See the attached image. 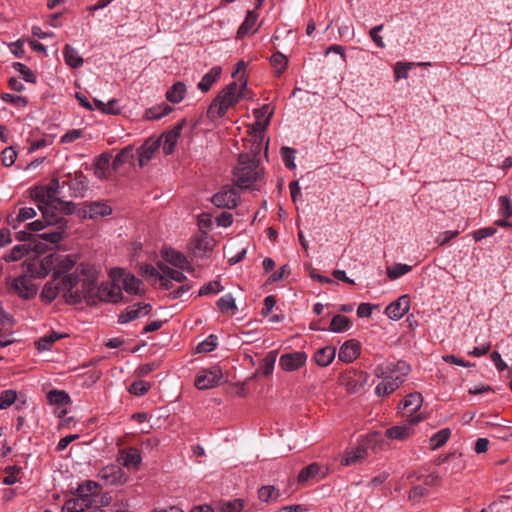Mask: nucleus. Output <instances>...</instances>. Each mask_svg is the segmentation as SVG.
Listing matches in <instances>:
<instances>
[{"instance_id": "1", "label": "nucleus", "mask_w": 512, "mask_h": 512, "mask_svg": "<svg viewBox=\"0 0 512 512\" xmlns=\"http://www.w3.org/2000/svg\"><path fill=\"white\" fill-rule=\"evenodd\" d=\"M409 372L410 366L405 361L378 365L374 369V375L377 378H382V381L376 386L375 394L379 397L391 394L402 385Z\"/></svg>"}, {"instance_id": "2", "label": "nucleus", "mask_w": 512, "mask_h": 512, "mask_svg": "<svg viewBox=\"0 0 512 512\" xmlns=\"http://www.w3.org/2000/svg\"><path fill=\"white\" fill-rule=\"evenodd\" d=\"M79 284L78 276L68 274L60 277L59 272H54L51 281H48L41 292L42 300L51 303L62 293L68 304L79 303L80 294L74 291V287Z\"/></svg>"}, {"instance_id": "3", "label": "nucleus", "mask_w": 512, "mask_h": 512, "mask_svg": "<svg viewBox=\"0 0 512 512\" xmlns=\"http://www.w3.org/2000/svg\"><path fill=\"white\" fill-rule=\"evenodd\" d=\"M262 174L263 170L259 167V160L252 159L249 153L239 155L238 166L234 170L235 182L238 188H252Z\"/></svg>"}, {"instance_id": "4", "label": "nucleus", "mask_w": 512, "mask_h": 512, "mask_svg": "<svg viewBox=\"0 0 512 512\" xmlns=\"http://www.w3.org/2000/svg\"><path fill=\"white\" fill-rule=\"evenodd\" d=\"M101 487L95 481H85L78 485L75 497L67 500L63 506V512H75L93 507V500L97 497Z\"/></svg>"}, {"instance_id": "5", "label": "nucleus", "mask_w": 512, "mask_h": 512, "mask_svg": "<svg viewBox=\"0 0 512 512\" xmlns=\"http://www.w3.org/2000/svg\"><path fill=\"white\" fill-rule=\"evenodd\" d=\"M6 286L9 293H14L23 300L34 298L38 291L37 286L32 283V277L27 272L15 278L8 277Z\"/></svg>"}, {"instance_id": "6", "label": "nucleus", "mask_w": 512, "mask_h": 512, "mask_svg": "<svg viewBox=\"0 0 512 512\" xmlns=\"http://www.w3.org/2000/svg\"><path fill=\"white\" fill-rule=\"evenodd\" d=\"M75 275L78 276L79 282L81 281V289L77 286L74 287V291L80 294L79 303L84 298H90L96 289V277L94 275V269L89 264L81 263L75 270Z\"/></svg>"}, {"instance_id": "7", "label": "nucleus", "mask_w": 512, "mask_h": 512, "mask_svg": "<svg viewBox=\"0 0 512 512\" xmlns=\"http://www.w3.org/2000/svg\"><path fill=\"white\" fill-rule=\"evenodd\" d=\"M239 98V94L222 90L210 104L207 111L208 117L211 119L223 117L227 110L238 102Z\"/></svg>"}, {"instance_id": "8", "label": "nucleus", "mask_w": 512, "mask_h": 512, "mask_svg": "<svg viewBox=\"0 0 512 512\" xmlns=\"http://www.w3.org/2000/svg\"><path fill=\"white\" fill-rule=\"evenodd\" d=\"M32 198L38 203V209L42 212V216L46 219L47 223H51L49 213L53 210H60V206L52 198L49 190L46 187H36L32 191Z\"/></svg>"}, {"instance_id": "9", "label": "nucleus", "mask_w": 512, "mask_h": 512, "mask_svg": "<svg viewBox=\"0 0 512 512\" xmlns=\"http://www.w3.org/2000/svg\"><path fill=\"white\" fill-rule=\"evenodd\" d=\"M111 278L122 284V288L129 294L141 295L142 281L136 278L133 274L125 272L121 268H114L111 270Z\"/></svg>"}, {"instance_id": "10", "label": "nucleus", "mask_w": 512, "mask_h": 512, "mask_svg": "<svg viewBox=\"0 0 512 512\" xmlns=\"http://www.w3.org/2000/svg\"><path fill=\"white\" fill-rule=\"evenodd\" d=\"M240 200V195L236 188L225 186L219 192L212 196L211 202L218 208L233 209Z\"/></svg>"}, {"instance_id": "11", "label": "nucleus", "mask_w": 512, "mask_h": 512, "mask_svg": "<svg viewBox=\"0 0 512 512\" xmlns=\"http://www.w3.org/2000/svg\"><path fill=\"white\" fill-rule=\"evenodd\" d=\"M96 296L100 301L119 303L123 300V293L117 281L102 283L96 290Z\"/></svg>"}, {"instance_id": "12", "label": "nucleus", "mask_w": 512, "mask_h": 512, "mask_svg": "<svg viewBox=\"0 0 512 512\" xmlns=\"http://www.w3.org/2000/svg\"><path fill=\"white\" fill-rule=\"evenodd\" d=\"M423 403V397L421 393L414 392L408 394L405 399L400 403V408L403 410H408L410 412L408 422L409 424H417L423 417L420 414H416V412L421 408Z\"/></svg>"}, {"instance_id": "13", "label": "nucleus", "mask_w": 512, "mask_h": 512, "mask_svg": "<svg viewBox=\"0 0 512 512\" xmlns=\"http://www.w3.org/2000/svg\"><path fill=\"white\" fill-rule=\"evenodd\" d=\"M307 361V354L304 351H294L281 355L280 367L286 372H293L300 369Z\"/></svg>"}, {"instance_id": "14", "label": "nucleus", "mask_w": 512, "mask_h": 512, "mask_svg": "<svg viewBox=\"0 0 512 512\" xmlns=\"http://www.w3.org/2000/svg\"><path fill=\"white\" fill-rule=\"evenodd\" d=\"M222 377L220 369L214 368L212 370H203L195 379V386L199 390L211 389L218 385Z\"/></svg>"}, {"instance_id": "15", "label": "nucleus", "mask_w": 512, "mask_h": 512, "mask_svg": "<svg viewBox=\"0 0 512 512\" xmlns=\"http://www.w3.org/2000/svg\"><path fill=\"white\" fill-rule=\"evenodd\" d=\"M152 307L147 303H136L132 306L127 307L118 317L120 324H127L133 320H136L142 316H146Z\"/></svg>"}, {"instance_id": "16", "label": "nucleus", "mask_w": 512, "mask_h": 512, "mask_svg": "<svg viewBox=\"0 0 512 512\" xmlns=\"http://www.w3.org/2000/svg\"><path fill=\"white\" fill-rule=\"evenodd\" d=\"M409 309L410 298L408 295L404 294L386 307L385 314L392 320H399L409 311Z\"/></svg>"}, {"instance_id": "17", "label": "nucleus", "mask_w": 512, "mask_h": 512, "mask_svg": "<svg viewBox=\"0 0 512 512\" xmlns=\"http://www.w3.org/2000/svg\"><path fill=\"white\" fill-rule=\"evenodd\" d=\"M52 226H54V229L39 234V238L51 244L57 245L64 238V233L67 228V221L64 217L59 216L55 218Z\"/></svg>"}, {"instance_id": "18", "label": "nucleus", "mask_w": 512, "mask_h": 512, "mask_svg": "<svg viewBox=\"0 0 512 512\" xmlns=\"http://www.w3.org/2000/svg\"><path fill=\"white\" fill-rule=\"evenodd\" d=\"M117 461L124 467L138 469L142 457L140 451L135 447H128L119 451Z\"/></svg>"}, {"instance_id": "19", "label": "nucleus", "mask_w": 512, "mask_h": 512, "mask_svg": "<svg viewBox=\"0 0 512 512\" xmlns=\"http://www.w3.org/2000/svg\"><path fill=\"white\" fill-rule=\"evenodd\" d=\"M161 139H147L138 149L139 165L145 166L153 157L154 153L159 149Z\"/></svg>"}, {"instance_id": "20", "label": "nucleus", "mask_w": 512, "mask_h": 512, "mask_svg": "<svg viewBox=\"0 0 512 512\" xmlns=\"http://www.w3.org/2000/svg\"><path fill=\"white\" fill-rule=\"evenodd\" d=\"M360 354V344L351 339L342 344L338 352V359L345 363L353 362Z\"/></svg>"}, {"instance_id": "21", "label": "nucleus", "mask_w": 512, "mask_h": 512, "mask_svg": "<svg viewBox=\"0 0 512 512\" xmlns=\"http://www.w3.org/2000/svg\"><path fill=\"white\" fill-rule=\"evenodd\" d=\"M46 189L49 190L50 195L56 201V203L60 206V211L64 214H71L74 210V204L72 202H65L58 198L60 182L58 179H53L51 183L46 186Z\"/></svg>"}, {"instance_id": "22", "label": "nucleus", "mask_w": 512, "mask_h": 512, "mask_svg": "<svg viewBox=\"0 0 512 512\" xmlns=\"http://www.w3.org/2000/svg\"><path fill=\"white\" fill-rule=\"evenodd\" d=\"M36 215V210L33 207H23L20 208L15 215L14 213L9 214L7 217V222L11 227L17 229L19 224L34 218Z\"/></svg>"}, {"instance_id": "23", "label": "nucleus", "mask_w": 512, "mask_h": 512, "mask_svg": "<svg viewBox=\"0 0 512 512\" xmlns=\"http://www.w3.org/2000/svg\"><path fill=\"white\" fill-rule=\"evenodd\" d=\"M111 154L108 152H103L99 156H97L94 160V174L99 179H107L108 178V169L110 166Z\"/></svg>"}, {"instance_id": "24", "label": "nucleus", "mask_w": 512, "mask_h": 512, "mask_svg": "<svg viewBox=\"0 0 512 512\" xmlns=\"http://www.w3.org/2000/svg\"><path fill=\"white\" fill-rule=\"evenodd\" d=\"M183 128V123L178 124L175 126L171 131L163 134L162 138L164 139L163 142V151L166 155H169L173 152L178 139L181 135V131Z\"/></svg>"}, {"instance_id": "25", "label": "nucleus", "mask_w": 512, "mask_h": 512, "mask_svg": "<svg viewBox=\"0 0 512 512\" xmlns=\"http://www.w3.org/2000/svg\"><path fill=\"white\" fill-rule=\"evenodd\" d=\"M212 249V240L207 236H201L195 239L192 251L196 257L205 258L211 253Z\"/></svg>"}, {"instance_id": "26", "label": "nucleus", "mask_w": 512, "mask_h": 512, "mask_svg": "<svg viewBox=\"0 0 512 512\" xmlns=\"http://www.w3.org/2000/svg\"><path fill=\"white\" fill-rule=\"evenodd\" d=\"M112 209L110 206L100 202H93L86 206L84 210L85 217L95 219L97 217H104L110 215Z\"/></svg>"}, {"instance_id": "27", "label": "nucleus", "mask_w": 512, "mask_h": 512, "mask_svg": "<svg viewBox=\"0 0 512 512\" xmlns=\"http://www.w3.org/2000/svg\"><path fill=\"white\" fill-rule=\"evenodd\" d=\"M164 258L168 263H170L171 265L178 267L182 270H188V271L193 270L189 266V263H188L186 257L182 253H180L174 249L167 250L165 252Z\"/></svg>"}, {"instance_id": "28", "label": "nucleus", "mask_w": 512, "mask_h": 512, "mask_svg": "<svg viewBox=\"0 0 512 512\" xmlns=\"http://www.w3.org/2000/svg\"><path fill=\"white\" fill-rule=\"evenodd\" d=\"M336 348L333 346H326L318 349L314 354V360L317 365L321 367L328 366L335 358Z\"/></svg>"}, {"instance_id": "29", "label": "nucleus", "mask_w": 512, "mask_h": 512, "mask_svg": "<svg viewBox=\"0 0 512 512\" xmlns=\"http://www.w3.org/2000/svg\"><path fill=\"white\" fill-rule=\"evenodd\" d=\"M221 72H222L221 67H219V66L213 67L208 73H206L202 77V79L198 83V88L202 92H208L211 89L212 85L220 77Z\"/></svg>"}, {"instance_id": "30", "label": "nucleus", "mask_w": 512, "mask_h": 512, "mask_svg": "<svg viewBox=\"0 0 512 512\" xmlns=\"http://www.w3.org/2000/svg\"><path fill=\"white\" fill-rule=\"evenodd\" d=\"M411 425L412 424L408 423L404 425L393 426L387 429L385 434L389 439L404 440L413 433Z\"/></svg>"}, {"instance_id": "31", "label": "nucleus", "mask_w": 512, "mask_h": 512, "mask_svg": "<svg viewBox=\"0 0 512 512\" xmlns=\"http://www.w3.org/2000/svg\"><path fill=\"white\" fill-rule=\"evenodd\" d=\"M133 146L128 145L123 148L114 158L112 162L113 170L117 171L120 169L125 163H128L134 159Z\"/></svg>"}, {"instance_id": "32", "label": "nucleus", "mask_w": 512, "mask_h": 512, "mask_svg": "<svg viewBox=\"0 0 512 512\" xmlns=\"http://www.w3.org/2000/svg\"><path fill=\"white\" fill-rule=\"evenodd\" d=\"M64 59L67 65L72 68H79L83 65V58L78 54L77 50L67 44L63 50Z\"/></svg>"}, {"instance_id": "33", "label": "nucleus", "mask_w": 512, "mask_h": 512, "mask_svg": "<svg viewBox=\"0 0 512 512\" xmlns=\"http://www.w3.org/2000/svg\"><path fill=\"white\" fill-rule=\"evenodd\" d=\"M186 94V86L183 82H176L167 92L166 98L171 103L181 102Z\"/></svg>"}, {"instance_id": "34", "label": "nucleus", "mask_w": 512, "mask_h": 512, "mask_svg": "<svg viewBox=\"0 0 512 512\" xmlns=\"http://www.w3.org/2000/svg\"><path fill=\"white\" fill-rule=\"evenodd\" d=\"M351 326L350 319L341 314L335 315L330 323V331L341 333L347 331Z\"/></svg>"}, {"instance_id": "35", "label": "nucleus", "mask_w": 512, "mask_h": 512, "mask_svg": "<svg viewBox=\"0 0 512 512\" xmlns=\"http://www.w3.org/2000/svg\"><path fill=\"white\" fill-rule=\"evenodd\" d=\"M451 431L449 428H444L433 434L430 438V448L436 450L446 444L450 438Z\"/></svg>"}, {"instance_id": "36", "label": "nucleus", "mask_w": 512, "mask_h": 512, "mask_svg": "<svg viewBox=\"0 0 512 512\" xmlns=\"http://www.w3.org/2000/svg\"><path fill=\"white\" fill-rule=\"evenodd\" d=\"M73 190L74 196L83 195V192L87 190L88 182L83 173L76 174V177L67 183Z\"/></svg>"}, {"instance_id": "37", "label": "nucleus", "mask_w": 512, "mask_h": 512, "mask_svg": "<svg viewBox=\"0 0 512 512\" xmlns=\"http://www.w3.org/2000/svg\"><path fill=\"white\" fill-rule=\"evenodd\" d=\"M172 111V107L168 104H161L155 107H152L145 112V117L148 120H158L166 115H168Z\"/></svg>"}, {"instance_id": "38", "label": "nucleus", "mask_w": 512, "mask_h": 512, "mask_svg": "<svg viewBox=\"0 0 512 512\" xmlns=\"http://www.w3.org/2000/svg\"><path fill=\"white\" fill-rule=\"evenodd\" d=\"M412 270V266L407 264L395 263L392 266L387 267L386 274L390 280H396L399 277L409 273Z\"/></svg>"}, {"instance_id": "39", "label": "nucleus", "mask_w": 512, "mask_h": 512, "mask_svg": "<svg viewBox=\"0 0 512 512\" xmlns=\"http://www.w3.org/2000/svg\"><path fill=\"white\" fill-rule=\"evenodd\" d=\"M64 337V335L59 334L57 332H51L43 337H41L38 341H36V347L39 351H47L51 348L52 344Z\"/></svg>"}, {"instance_id": "40", "label": "nucleus", "mask_w": 512, "mask_h": 512, "mask_svg": "<svg viewBox=\"0 0 512 512\" xmlns=\"http://www.w3.org/2000/svg\"><path fill=\"white\" fill-rule=\"evenodd\" d=\"M30 248L26 244H19L12 248V250L3 256V260L6 262H14L22 259Z\"/></svg>"}, {"instance_id": "41", "label": "nucleus", "mask_w": 512, "mask_h": 512, "mask_svg": "<svg viewBox=\"0 0 512 512\" xmlns=\"http://www.w3.org/2000/svg\"><path fill=\"white\" fill-rule=\"evenodd\" d=\"M320 466L317 463H312L303 468L298 475V483L304 484L308 480L315 478L320 472Z\"/></svg>"}, {"instance_id": "42", "label": "nucleus", "mask_w": 512, "mask_h": 512, "mask_svg": "<svg viewBox=\"0 0 512 512\" xmlns=\"http://www.w3.org/2000/svg\"><path fill=\"white\" fill-rule=\"evenodd\" d=\"M258 15L254 11H248L246 17L238 29L237 34L243 36L248 34L254 28Z\"/></svg>"}, {"instance_id": "43", "label": "nucleus", "mask_w": 512, "mask_h": 512, "mask_svg": "<svg viewBox=\"0 0 512 512\" xmlns=\"http://www.w3.org/2000/svg\"><path fill=\"white\" fill-rule=\"evenodd\" d=\"M47 398L51 404L65 406L70 402L69 395L63 390H51L47 394Z\"/></svg>"}, {"instance_id": "44", "label": "nucleus", "mask_w": 512, "mask_h": 512, "mask_svg": "<svg viewBox=\"0 0 512 512\" xmlns=\"http://www.w3.org/2000/svg\"><path fill=\"white\" fill-rule=\"evenodd\" d=\"M277 355L278 352L276 350H272L268 352L267 355L263 358L261 364V370L263 375L269 376L272 374L277 359Z\"/></svg>"}, {"instance_id": "45", "label": "nucleus", "mask_w": 512, "mask_h": 512, "mask_svg": "<svg viewBox=\"0 0 512 512\" xmlns=\"http://www.w3.org/2000/svg\"><path fill=\"white\" fill-rule=\"evenodd\" d=\"M245 507V501L237 498L229 501H223L220 504L221 512H242Z\"/></svg>"}, {"instance_id": "46", "label": "nucleus", "mask_w": 512, "mask_h": 512, "mask_svg": "<svg viewBox=\"0 0 512 512\" xmlns=\"http://www.w3.org/2000/svg\"><path fill=\"white\" fill-rule=\"evenodd\" d=\"M216 305L222 312L235 311L237 309L235 298L231 293H227L219 298Z\"/></svg>"}, {"instance_id": "47", "label": "nucleus", "mask_w": 512, "mask_h": 512, "mask_svg": "<svg viewBox=\"0 0 512 512\" xmlns=\"http://www.w3.org/2000/svg\"><path fill=\"white\" fill-rule=\"evenodd\" d=\"M271 65L276 69L277 75H281L287 67L288 59L281 52L274 53L270 58Z\"/></svg>"}, {"instance_id": "48", "label": "nucleus", "mask_w": 512, "mask_h": 512, "mask_svg": "<svg viewBox=\"0 0 512 512\" xmlns=\"http://www.w3.org/2000/svg\"><path fill=\"white\" fill-rule=\"evenodd\" d=\"M218 345L217 336L214 334L209 335L205 340L200 342L196 347L197 353H208L213 351Z\"/></svg>"}, {"instance_id": "49", "label": "nucleus", "mask_w": 512, "mask_h": 512, "mask_svg": "<svg viewBox=\"0 0 512 512\" xmlns=\"http://www.w3.org/2000/svg\"><path fill=\"white\" fill-rule=\"evenodd\" d=\"M41 262L42 265V273L38 274V278H44L46 277L55 267L56 264V256L54 254H49L44 256L41 259H38Z\"/></svg>"}, {"instance_id": "50", "label": "nucleus", "mask_w": 512, "mask_h": 512, "mask_svg": "<svg viewBox=\"0 0 512 512\" xmlns=\"http://www.w3.org/2000/svg\"><path fill=\"white\" fill-rule=\"evenodd\" d=\"M258 497L263 502L276 500L279 497V490L274 486H263L258 490Z\"/></svg>"}, {"instance_id": "51", "label": "nucleus", "mask_w": 512, "mask_h": 512, "mask_svg": "<svg viewBox=\"0 0 512 512\" xmlns=\"http://www.w3.org/2000/svg\"><path fill=\"white\" fill-rule=\"evenodd\" d=\"M76 265V260L72 255H66L62 260H60L57 264V270L55 272L60 273V277L66 275L68 271H70Z\"/></svg>"}, {"instance_id": "52", "label": "nucleus", "mask_w": 512, "mask_h": 512, "mask_svg": "<svg viewBox=\"0 0 512 512\" xmlns=\"http://www.w3.org/2000/svg\"><path fill=\"white\" fill-rule=\"evenodd\" d=\"M367 454V451L363 447H357L355 450L348 452L343 459V464L352 465L355 464L358 460L364 458Z\"/></svg>"}, {"instance_id": "53", "label": "nucleus", "mask_w": 512, "mask_h": 512, "mask_svg": "<svg viewBox=\"0 0 512 512\" xmlns=\"http://www.w3.org/2000/svg\"><path fill=\"white\" fill-rule=\"evenodd\" d=\"M159 268L165 276H167L171 281L184 282L186 280V276L176 269H173L167 265L159 264Z\"/></svg>"}, {"instance_id": "54", "label": "nucleus", "mask_w": 512, "mask_h": 512, "mask_svg": "<svg viewBox=\"0 0 512 512\" xmlns=\"http://www.w3.org/2000/svg\"><path fill=\"white\" fill-rule=\"evenodd\" d=\"M17 399V394L14 390H4L0 394V410L7 409Z\"/></svg>"}, {"instance_id": "55", "label": "nucleus", "mask_w": 512, "mask_h": 512, "mask_svg": "<svg viewBox=\"0 0 512 512\" xmlns=\"http://www.w3.org/2000/svg\"><path fill=\"white\" fill-rule=\"evenodd\" d=\"M59 217L57 214H54V212L49 213V219L52 220L51 223H47L46 219L43 217V220H35L28 224V228L32 232H38L43 230L47 226H52V224L55 221V218Z\"/></svg>"}, {"instance_id": "56", "label": "nucleus", "mask_w": 512, "mask_h": 512, "mask_svg": "<svg viewBox=\"0 0 512 512\" xmlns=\"http://www.w3.org/2000/svg\"><path fill=\"white\" fill-rule=\"evenodd\" d=\"M295 153H296V150L293 148H290V147H282L281 148V155H282L283 162H284L285 166L290 170L295 169V167H296V165L294 163Z\"/></svg>"}, {"instance_id": "57", "label": "nucleus", "mask_w": 512, "mask_h": 512, "mask_svg": "<svg viewBox=\"0 0 512 512\" xmlns=\"http://www.w3.org/2000/svg\"><path fill=\"white\" fill-rule=\"evenodd\" d=\"M223 286L218 281H211L203 285L198 291V296H206L209 294H217L223 290Z\"/></svg>"}, {"instance_id": "58", "label": "nucleus", "mask_w": 512, "mask_h": 512, "mask_svg": "<svg viewBox=\"0 0 512 512\" xmlns=\"http://www.w3.org/2000/svg\"><path fill=\"white\" fill-rule=\"evenodd\" d=\"M413 63L397 62L394 66L395 80L406 79Z\"/></svg>"}, {"instance_id": "59", "label": "nucleus", "mask_w": 512, "mask_h": 512, "mask_svg": "<svg viewBox=\"0 0 512 512\" xmlns=\"http://www.w3.org/2000/svg\"><path fill=\"white\" fill-rule=\"evenodd\" d=\"M16 158H17V152L16 150L14 149V147L10 146V147H6L2 153H1V160H2V164L5 166V167H10L12 166L15 161H16Z\"/></svg>"}, {"instance_id": "60", "label": "nucleus", "mask_w": 512, "mask_h": 512, "mask_svg": "<svg viewBox=\"0 0 512 512\" xmlns=\"http://www.w3.org/2000/svg\"><path fill=\"white\" fill-rule=\"evenodd\" d=\"M24 264L26 267V272L32 278H38V274L43 272L41 262L38 259H32L30 261H25Z\"/></svg>"}, {"instance_id": "61", "label": "nucleus", "mask_w": 512, "mask_h": 512, "mask_svg": "<svg viewBox=\"0 0 512 512\" xmlns=\"http://www.w3.org/2000/svg\"><path fill=\"white\" fill-rule=\"evenodd\" d=\"M21 471V468L18 467V466H7L5 468V473L7 474V476L3 479V483L5 485H13L15 484L18 479H17V474L20 473Z\"/></svg>"}, {"instance_id": "62", "label": "nucleus", "mask_w": 512, "mask_h": 512, "mask_svg": "<svg viewBox=\"0 0 512 512\" xmlns=\"http://www.w3.org/2000/svg\"><path fill=\"white\" fill-rule=\"evenodd\" d=\"M1 99L4 102L13 104V105L18 106V107H20V106L24 107L28 103V101H27V99L25 97L19 96V95H13V94H10V93H3L1 95Z\"/></svg>"}, {"instance_id": "63", "label": "nucleus", "mask_w": 512, "mask_h": 512, "mask_svg": "<svg viewBox=\"0 0 512 512\" xmlns=\"http://www.w3.org/2000/svg\"><path fill=\"white\" fill-rule=\"evenodd\" d=\"M289 274H290V268L287 264H285L269 276L268 282L274 283L277 281L284 280L285 278H287L289 276Z\"/></svg>"}, {"instance_id": "64", "label": "nucleus", "mask_w": 512, "mask_h": 512, "mask_svg": "<svg viewBox=\"0 0 512 512\" xmlns=\"http://www.w3.org/2000/svg\"><path fill=\"white\" fill-rule=\"evenodd\" d=\"M500 204V213L504 218H509L512 216V202L507 196H500L499 198Z\"/></svg>"}]
</instances>
